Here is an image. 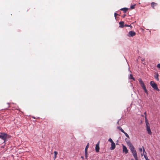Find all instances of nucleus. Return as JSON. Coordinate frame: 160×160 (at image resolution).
<instances>
[{"label": "nucleus", "mask_w": 160, "mask_h": 160, "mask_svg": "<svg viewBox=\"0 0 160 160\" xmlns=\"http://www.w3.org/2000/svg\"><path fill=\"white\" fill-rule=\"evenodd\" d=\"M145 114V122L146 125V130L148 132V133L149 135H151L152 134V132L151 131L150 126L149 124L148 123L147 118L146 117V112H145L144 113Z\"/></svg>", "instance_id": "1"}, {"label": "nucleus", "mask_w": 160, "mask_h": 160, "mask_svg": "<svg viewBox=\"0 0 160 160\" xmlns=\"http://www.w3.org/2000/svg\"><path fill=\"white\" fill-rule=\"evenodd\" d=\"M8 136V135L6 133H2L0 134V138L3 140L4 142L6 141V138Z\"/></svg>", "instance_id": "2"}, {"label": "nucleus", "mask_w": 160, "mask_h": 160, "mask_svg": "<svg viewBox=\"0 0 160 160\" xmlns=\"http://www.w3.org/2000/svg\"><path fill=\"white\" fill-rule=\"evenodd\" d=\"M150 85L155 90H157L158 91H159V89L157 85L154 82L151 81L150 83Z\"/></svg>", "instance_id": "3"}, {"label": "nucleus", "mask_w": 160, "mask_h": 160, "mask_svg": "<svg viewBox=\"0 0 160 160\" xmlns=\"http://www.w3.org/2000/svg\"><path fill=\"white\" fill-rule=\"evenodd\" d=\"M141 86L142 87V89L144 90V92L146 93V94L147 95H148V92L143 82L141 80Z\"/></svg>", "instance_id": "4"}, {"label": "nucleus", "mask_w": 160, "mask_h": 160, "mask_svg": "<svg viewBox=\"0 0 160 160\" xmlns=\"http://www.w3.org/2000/svg\"><path fill=\"white\" fill-rule=\"evenodd\" d=\"M119 27L121 28H123L124 27L127 26V27H130L131 28L132 27L131 25H127L126 24L124 25V22H119Z\"/></svg>", "instance_id": "5"}, {"label": "nucleus", "mask_w": 160, "mask_h": 160, "mask_svg": "<svg viewBox=\"0 0 160 160\" xmlns=\"http://www.w3.org/2000/svg\"><path fill=\"white\" fill-rule=\"evenodd\" d=\"M100 143V141H99L98 142L97 144L96 145L95 147V151L96 152H98L99 151L100 148L99 146V144Z\"/></svg>", "instance_id": "6"}, {"label": "nucleus", "mask_w": 160, "mask_h": 160, "mask_svg": "<svg viewBox=\"0 0 160 160\" xmlns=\"http://www.w3.org/2000/svg\"><path fill=\"white\" fill-rule=\"evenodd\" d=\"M132 153L135 160H138L137 152L136 150L132 151Z\"/></svg>", "instance_id": "7"}, {"label": "nucleus", "mask_w": 160, "mask_h": 160, "mask_svg": "<svg viewBox=\"0 0 160 160\" xmlns=\"http://www.w3.org/2000/svg\"><path fill=\"white\" fill-rule=\"evenodd\" d=\"M128 146L129 147V148L131 151V152H132L133 151H134L135 150V149L134 147L132 146V143H128Z\"/></svg>", "instance_id": "8"}, {"label": "nucleus", "mask_w": 160, "mask_h": 160, "mask_svg": "<svg viewBox=\"0 0 160 160\" xmlns=\"http://www.w3.org/2000/svg\"><path fill=\"white\" fill-rule=\"evenodd\" d=\"M123 152H125L126 154L128 152L126 147L124 145H123Z\"/></svg>", "instance_id": "9"}, {"label": "nucleus", "mask_w": 160, "mask_h": 160, "mask_svg": "<svg viewBox=\"0 0 160 160\" xmlns=\"http://www.w3.org/2000/svg\"><path fill=\"white\" fill-rule=\"evenodd\" d=\"M116 147L115 143L114 142H112L111 143V147L110 148V149L111 150H114Z\"/></svg>", "instance_id": "10"}, {"label": "nucleus", "mask_w": 160, "mask_h": 160, "mask_svg": "<svg viewBox=\"0 0 160 160\" xmlns=\"http://www.w3.org/2000/svg\"><path fill=\"white\" fill-rule=\"evenodd\" d=\"M129 36L132 37L135 35V33L133 31H131L129 32Z\"/></svg>", "instance_id": "11"}, {"label": "nucleus", "mask_w": 160, "mask_h": 160, "mask_svg": "<svg viewBox=\"0 0 160 160\" xmlns=\"http://www.w3.org/2000/svg\"><path fill=\"white\" fill-rule=\"evenodd\" d=\"M128 8H121L120 10L123 11L124 13H126L128 10Z\"/></svg>", "instance_id": "12"}, {"label": "nucleus", "mask_w": 160, "mask_h": 160, "mask_svg": "<svg viewBox=\"0 0 160 160\" xmlns=\"http://www.w3.org/2000/svg\"><path fill=\"white\" fill-rule=\"evenodd\" d=\"M129 78L131 79H132L133 80H135L134 78L133 77L132 75L131 74L129 76Z\"/></svg>", "instance_id": "13"}, {"label": "nucleus", "mask_w": 160, "mask_h": 160, "mask_svg": "<svg viewBox=\"0 0 160 160\" xmlns=\"http://www.w3.org/2000/svg\"><path fill=\"white\" fill-rule=\"evenodd\" d=\"M89 143H88V144H87V145L86 146L85 148V152H88V149L89 147Z\"/></svg>", "instance_id": "14"}, {"label": "nucleus", "mask_w": 160, "mask_h": 160, "mask_svg": "<svg viewBox=\"0 0 160 160\" xmlns=\"http://www.w3.org/2000/svg\"><path fill=\"white\" fill-rule=\"evenodd\" d=\"M117 128L119 130H120L122 132H124V131L123 130L122 128L120 127H117Z\"/></svg>", "instance_id": "15"}, {"label": "nucleus", "mask_w": 160, "mask_h": 160, "mask_svg": "<svg viewBox=\"0 0 160 160\" xmlns=\"http://www.w3.org/2000/svg\"><path fill=\"white\" fill-rule=\"evenodd\" d=\"M54 159H55L56 158V157H57L56 156L58 154V152L56 151H55L54 152Z\"/></svg>", "instance_id": "16"}, {"label": "nucleus", "mask_w": 160, "mask_h": 160, "mask_svg": "<svg viewBox=\"0 0 160 160\" xmlns=\"http://www.w3.org/2000/svg\"><path fill=\"white\" fill-rule=\"evenodd\" d=\"M125 140H126L128 146V145H129L128 144V143H131V142H130L129 140L128 139H127V138H126Z\"/></svg>", "instance_id": "17"}, {"label": "nucleus", "mask_w": 160, "mask_h": 160, "mask_svg": "<svg viewBox=\"0 0 160 160\" xmlns=\"http://www.w3.org/2000/svg\"><path fill=\"white\" fill-rule=\"evenodd\" d=\"M135 4H132L130 6V8L131 9H133L135 8Z\"/></svg>", "instance_id": "18"}, {"label": "nucleus", "mask_w": 160, "mask_h": 160, "mask_svg": "<svg viewBox=\"0 0 160 160\" xmlns=\"http://www.w3.org/2000/svg\"><path fill=\"white\" fill-rule=\"evenodd\" d=\"M85 158L88 159V152H85Z\"/></svg>", "instance_id": "19"}, {"label": "nucleus", "mask_w": 160, "mask_h": 160, "mask_svg": "<svg viewBox=\"0 0 160 160\" xmlns=\"http://www.w3.org/2000/svg\"><path fill=\"white\" fill-rule=\"evenodd\" d=\"M123 133L128 138H130V137H129V136L128 135V134L126 133V132H123Z\"/></svg>", "instance_id": "20"}, {"label": "nucleus", "mask_w": 160, "mask_h": 160, "mask_svg": "<svg viewBox=\"0 0 160 160\" xmlns=\"http://www.w3.org/2000/svg\"><path fill=\"white\" fill-rule=\"evenodd\" d=\"M154 77L158 81L159 80L158 75V74H157Z\"/></svg>", "instance_id": "21"}, {"label": "nucleus", "mask_w": 160, "mask_h": 160, "mask_svg": "<svg viewBox=\"0 0 160 160\" xmlns=\"http://www.w3.org/2000/svg\"><path fill=\"white\" fill-rule=\"evenodd\" d=\"M108 141H109L111 143H112V142H114L113 141V140H112V139L111 138H110L109 139Z\"/></svg>", "instance_id": "22"}, {"label": "nucleus", "mask_w": 160, "mask_h": 160, "mask_svg": "<svg viewBox=\"0 0 160 160\" xmlns=\"http://www.w3.org/2000/svg\"><path fill=\"white\" fill-rule=\"evenodd\" d=\"M157 67L158 68H160V63H159V64H158V65H157Z\"/></svg>", "instance_id": "23"}, {"label": "nucleus", "mask_w": 160, "mask_h": 160, "mask_svg": "<svg viewBox=\"0 0 160 160\" xmlns=\"http://www.w3.org/2000/svg\"><path fill=\"white\" fill-rule=\"evenodd\" d=\"M118 15V14L116 13H114V16L116 17V16Z\"/></svg>", "instance_id": "24"}, {"label": "nucleus", "mask_w": 160, "mask_h": 160, "mask_svg": "<svg viewBox=\"0 0 160 160\" xmlns=\"http://www.w3.org/2000/svg\"><path fill=\"white\" fill-rule=\"evenodd\" d=\"M140 150H141V153L142 152V149L141 148Z\"/></svg>", "instance_id": "25"}, {"label": "nucleus", "mask_w": 160, "mask_h": 160, "mask_svg": "<svg viewBox=\"0 0 160 160\" xmlns=\"http://www.w3.org/2000/svg\"><path fill=\"white\" fill-rule=\"evenodd\" d=\"M81 158H82L83 159H84V157H83V156H81Z\"/></svg>", "instance_id": "26"}, {"label": "nucleus", "mask_w": 160, "mask_h": 160, "mask_svg": "<svg viewBox=\"0 0 160 160\" xmlns=\"http://www.w3.org/2000/svg\"><path fill=\"white\" fill-rule=\"evenodd\" d=\"M125 16H126V15L125 14H124V15H123V17H124Z\"/></svg>", "instance_id": "27"}, {"label": "nucleus", "mask_w": 160, "mask_h": 160, "mask_svg": "<svg viewBox=\"0 0 160 160\" xmlns=\"http://www.w3.org/2000/svg\"><path fill=\"white\" fill-rule=\"evenodd\" d=\"M144 60V59H143L142 60V61H143Z\"/></svg>", "instance_id": "28"}, {"label": "nucleus", "mask_w": 160, "mask_h": 160, "mask_svg": "<svg viewBox=\"0 0 160 160\" xmlns=\"http://www.w3.org/2000/svg\"><path fill=\"white\" fill-rule=\"evenodd\" d=\"M139 82H140V80H139Z\"/></svg>", "instance_id": "29"}, {"label": "nucleus", "mask_w": 160, "mask_h": 160, "mask_svg": "<svg viewBox=\"0 0 160 160\" xmlns=\"http://www.w3.org/2000/svg\"><path fill=\"white\" fill-rule=\"evenodd\" d=\"M132 160H133V159H132Z\"/></svg>", "instance_id": "30"}]
</instances>
